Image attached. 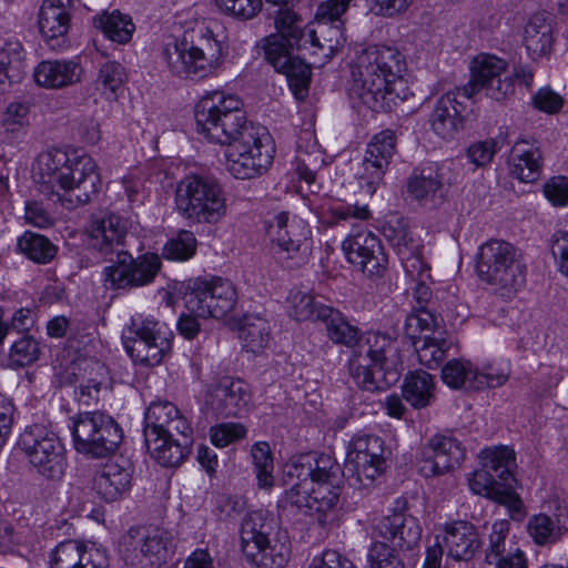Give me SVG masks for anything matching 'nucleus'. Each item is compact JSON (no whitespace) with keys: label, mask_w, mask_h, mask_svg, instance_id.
<instances>
[{"label":"nucleus","mask_w":568,"mask_h":568,"mask_svg":"<svg viewBox=\"0 0 568 568\" xmlns=\"http://www.w3.org/2000/svg\"><path fill=\"white\" fill-rule=\"evenodd\" d=\"M541 169V152L538 146L530 145L528 141L516 142L511 154V174L521 182H534L538 179Z\"/></svg>","instance_id":"obj_33"},{"label":"nucleus","mask_w":568,"mask_h":568,"mask_svg":"<svg viewBox=\"0 0 568 568\" xmlns=\"http://www.w3.org/2000/svg\"><path fill=\"white\" fill-rule=\"evenodd\" d=\"M386 459L377 458L346 459L345 474L351 486L355 488H368L385 473Z\"/></svg>","instance_id":"obj_35"},{"label":"nucleus","mask_w":568,"mask_h":568,"mask_svg":"<svg viewBox=\"0 0 568 568\" xmlns=\"http://www.w3.org/2000/svg\"><path fill=\"white\" fill-rule=\"evenodd\" d=\"M123 546L126 547V551L130 547L134 549L139 547L141 557L145 558L149 564L155 565L164 562L169 558L173 548V536L160 527L150 528L143 532L130 530L123 537Z\"/></svg>","instance_id":"obj_28"},{"label":"nucleus","mask_w":568,"mask_h":568,"mask_svg":"<svg viewBox=\"0 0 568 568\" xmlns=\"http://www.w3.org/2000/svg\"><path fill=\"white\" fill-rule=\"evenodd\" d=\"M457 89L465 99H471L485 90L487 97L500 101L513 94L514 81L507 74L505 60L494 54L480 53L470 62L469 82Z\"/></svg>","instance_id":"obj_17"},{"label":"nucleus","mask_w":568,"mask_h":568,"mask_svg":"<svg viewBox=\"0 0 568 568\" xmlns=\"http://www.w3.org/2000/svg\"><path fill=\"white\" fill-rule=\"evenodd\" d=\"M338 470L339 466L326 455L313 463H287L284 481L290 488L281 503L317 515L318 524L323 527L332 525L337 518L336 506L341 495Z\"/></svg>","instance_id":"obj_3"},{"label":"nucleus","mask_w":568,"mask_h":568,"mask_svg":"<svg viewBox=\"0 0 568 568\" xmlns=\"http://www.w3.org/2000/svg\"><path fill=\"white\" fill-rule=\"evenodd\" d=\"M459 97L462 94L458 89L447 92L437 100L429 114L428 122L433 132L443 139L454 138L462 124Z\"/></svg>","instance_id":"obj_32"},{"label":"nucleus","mask_w":568,"mask_h":568,"mask_svg":"<svg viewBox=\"0 0 568 568\" xmlns=\"http://www.w3.org/2000/svg\"><path fill=\"white\" fill-rule=\"evenodd\" d=\"M383 234L400 257L420 250L419 241L414 237L404 219L389 220L383 227Z\"/></svg>","instance_id":"obj_45"},{"label":"nucleus","mask_w":568,"mask_h":568,"mask_svg":"<svg viewBox=\"0 0 568 568\" xmlns=\"http://www.w3.org/2000/svg\"><path fill=\"white\" fill-rule=\"evenodd\" d=\"M509 378L507 367L494 364H485L481 367L475 365L473 375V389L494 388L504 385Z\"/></svg>","instance_id":"obj_57"},{"label":"nucleus","mask_w":568,"mask_h":568,"mask_svg":"<svg viewBox=\"0 0 568 568\" xmlns=\"http://www.w3.org/2000/svg\"><path fill=\"white\" fill-rule=\"evenodd\" d=\"M131 479L132 467L128 460H110L97 471L93 489L105 501H114L129 489Z\"/></svg>","instance_id":"obj_31"},{"label":"nucleus","mask_w":568,"mask_h":568,"mask_svg":"<svg viewBox=\"0 0 568 568\" xmlns=\"http://www.w3.org/2000/svg\"><path fill=\"white\" fill-rule=\"evenodd\" d=\"M544 195L554 206L568 205V178L558 175L549 179L544 185Z\"/></svg>","instance_id":"obj_64"},{"label":"nucleus","mask_w":568,"mask_h":568,"mask_svg":"<svg viewBox=\"0 0 568 568\" xmlns=\"http://www.w3.org/2000/svg\"><path fill=\"white\" fill-rule=\"evenodd\" d=\"M72 435L75 449L92 457L113 453L123 437L116 422L100 412L80 414L73 420Z\"/></svg>","instance_id":"obj_14"},{"label":"nucleus","mask_w":568,"mask_h":568,"mask_svg":"<svg viewBox=\"0 0 568 568\" xmlns=\"http://www.w3.org/2000/svg\"><path fill=\"white\" fill-rule=\"evenodd\" d=\"M176 213L191 224H216L227 214V196L213 176L190 173L174 189Z\"/></svg>","instance_id":"obj_7"},{"label":"nucleus","mask_w":568,"mask_h":568,"mask_svg":"<svg viewBox=\"0 0 568 568\" xmlns=\"http://www.w3.org/2000/svg\"><path fill=\"white\" fill-rule=\"evenodd\" d=\"M320 312V320L325 323L327 336L334 344L351 348L363 334L339 311L331 307Z\"/></svg>","instance_id":"obj_38"},{"label":"nucleus","mask_w":568,"mask_h":568,"mask_svg":"<svg viewBox=\"0 0 568 568\" xmlns=\"http://www.w3.org/2000/svg\"><path fill=\"white\" fill-rule=\"evenodd\" d=\"M375 528L383 538L400 550L414 549L422 538V527L417 518L403 513L383 517Z\"/></svg>","instance_id":"obj_29"},{"label":"nucleus","mask_w":568,"mask_h":568,"mask_svg":"<svg viewBox=\"0 0 568 568\" xmlns=\"http://www.w3.org/2000/svg\"><path fill=\"white\" fill-rule=\"evenodd\" d=\"M524 42L532 59L547 54L552 44L551 27L540 18L531 19L525 29Z\"/></svg>","instance_id":"obj_44"},{"label":"nucleus","mask_w":568,"mask_h":568,"mask_svg":"<svg viewBox=\"0 0 568 568\" xmlns=\"http://www.w3.org/2000/svg\"><path fill=\"white\" fill-rule=\"evenodd\" d=\"M49 568H109V559L103 550L70 539L50 551Z\"/></svg>","instance_id":"obj_25"},{"label":"nucleus","mask_w":568,"mask_h":568,"mask_svg":"<svg viewBox=\"0 0 568 568\" xmlns=\"http://www.w3.org/2000/svg\"><path fill=\"white\" fill-rule=\"evenodd\" d=\"M84 70L77 59H52L39 62L33 69L37 85L60 90L82 81Z\"/></svg>","instance_id":"obj_27"},{"label":"nucleus","mask_w":568,"mask_h":568,"mask_svg":"<svg viewBox=\"0 0 568 568\" xmlns=\"http://www.w3.org/2000/svg\"><path fill=\"white\" fill-rule=\"evenodd\" d=\"M196 250V239L192 232L182 231L174 239L166 242L162 254L166 260L186 261L191 258Z\"/></svg>","instance_id":"obj_55"},{"label":"nucleus","mask_w":568,"mask_h":568,"mask_svg":"<svg viewBox=\"0 0 568 568\" xmlns=\"http://www.w3.org/2000/svg\"><path fill=\"white\" fill-rule=\"evenodd\" d=\"M435 392L433 375L422 369L407 374L402 385L403 398L416 409L429 406L435 399Z\"/></svg>","instance_id":"obj_34"},{"label":"nucleus","mask_w":568,"mask_h":568,"mask_svg":"<svg viewBox=\"0 0 568 568\" xmlns=\"http://www.w3.org/2000/svg\"><path fill=\"white\" fill-rule=\"evenodd\" d=\"M395 152L396 136L390 130L375 134L367 144L363 162L356 172L358 184L366 195L373 196L383 184Z\"/></svg>","instance_id":"obj_20"},{"label":"nucleus","mask_w":568,"mask_h":568,"mask_svg":"<svg viewBox=\"0 0 568 568\" xmlns=\"http://www.w3.org/2000/svg\"><path fill=\"white\" fill-rule=\"evenodd\" d=\"M73 11V0H43L38 26L48 44L55 47L65 41Z\"/></svg>","instance_id":"obj_26"},{"label":"nucleus","mask_w":568,"mask_h":568,"mask_svg":"<svg viewBox=\"0 0 568 568\" xmlns=\"http://www.w3.org/2000/svg\"><path fill=\"white\" fill-rule=\"evenodd\" d=\"M233 283L222 277L191 280L184 295L186 308L203 318H224L236 304Z\"/></svg>","instance_id":"obj_15"},{"label":"nucleus","mask_w":568,"mask_h":568,"mask_svg":"<svg viewBox=\"0 0 568 568\" xmlns=\"http://www.w3.org/2000/svg\"><path fill=\"white\" fill-rule=\"evenodd\" d=\"M351 348L348 366L354 382L367 392L379 389L375 373L399 359L396 341L386 334L366 332Z\"/></svg>","instance_id":"obj_9"},{"label":"nucleus","mask_w":568,"mask_h":568,"mask_svg":"<svg viewBox=\"0 0 568 568\" xmlns=\"http://www.w3.org/2000/svg\"><path fill=\"white\" fill-rule=\"evenodd\" d=\"M371 568H404L400 559L385 542H374L368 552Z\"/></svg>","instance_id":"obj_62"},{"label":"nucleus","mask_w":568,"mask_h":568,"mask_svg":"<svg viewBox=\"0 0 568 568\" xmlns=\"http://www.w3.org/2000/svg\"><path fill=\"white\" fill-rule=\"evenodd\" d=\"M272 237V252L286 268H297L308 260L306 244L307 225L302 220L292 219L286 212L277 213L268 227Z\"/></svg>","instance_id":"obj_16"},{"label":"nucleus","mask_w":568,"mask_h":568,"mask_svg":"<svg viewBox=\"0 0 568 568\" xmlns=\"http://www.w3.org/2000/svg\"><path fill=\"white\" fill-rule=\"evenodd\" d=\"M30 108L26 103L12 102L7 106L3 114L2 124L6 131L20 132L30 124Z\"/></svg>","instance_id":"obj_61"},{"label":"nucleus","mask_w":568,"mask_h":568,"mask_svg":"<svg viewBox=\"0 0 568 568\" xmlns=\"http://www.w3.org/2000/svg\"><path fill=\"white\" fill-rule=\"evenodd\" d=\"M34 176L40 184L59 187L58 201L73 210L87 204L101 184L95 161L87 153L75 150L50 149L39 154Z\"/></svg>","instance_id":"obj_4"},{"label":"nucleus","mask_w":568,"mask_h":568,"mask_svg":"<svg viewBox=\"0 0 568 568\" xmlns=\"http://www.w3.org/2000/svg\"><path fill=\"white\" fill-rule=\"evenodd\" d=\"M246 434V427L240 423H222L210 429L212 444L221 448L244 438Z\"/></svg>","instance_id":"obj_60"},{"label":"nucleus","mask_w":568,"mask_h":568,"mask_svg":"<svg viewBox=\"0 0 568 568\" xmlns=\"http://www.w3.org/2000/svg\"><path fill=\"white\" fill-rule=\"evenodd\" d=\"M251 400L248 386L242 381L223 377L211 385L205 395V408L216 416H240Z\"/></svg>","instance_id":"obj_23"},{"label":"nucleus","mask_w":568,"mask_h":568,"mask_svg":"<svg viewBox=\"0 0 568 568\" xmlns=\"http://www.w3.org/2000/svg\"><path fill=\"white\" fill-rule=\"evenodd\" d=\"M405 58L389 45H369L363 49L352 65L348 94L373 111L388 110L396 99L404 100L398 89L404 87Z\"/></svg>","instance_id":"obj_2"},{"label":"nucleus","mask_w":568,"mask_h":568,"mask_svg":"<svg viewBox=\"0 0 568 568\" xmlns=\"http://www.w3.org/2000/svg\"><path fill=\"white\" fill-rule=\"evenodd\" d=\"M272 529L262 510L248 513L241 526V545L246 560L255 568H283L288 559V547L268 539Z\"/></svg>","instance_id":"obj_12"},{"label":"nucleus","mask_w":568,"mask_h":568,"mask_svg":"<svg viewBox=\"0 0 568 568\" xmlns=\"http://www.w3.org/2000/svg\"><path fill=\"white\" fill-rule=\"evenodd\" d=\"M195 120L201 135L225 145V169L235 179L257 178L272 164L271 138L265 128L248 124L239 95L222 90L205 92L196 103Z\"/></svg>","instance_id":"obj_1"},{"label":"nucleus","mask_w":568,"mask_h":568,"mask_svg":"<svg viewBox=\"0 0 568 568\" xmlns=\"http://www.w3.org/2000/svg\"><path fill=\"white\" fill-rule=\"evenodd\" d=\"M128 225L126 219L114 213L95 219L89 230L91 246L102 255L112 254L125 244Z\"/></svg>","instance_id":"obj_30"},{"label":"nucleus","mask_w":568,"mask_h":568,"mask_svg":"<svg viewBox=\"0 0 568 568\" xmlns=\"http://www.w3.org/2000/svg\"><path fill=\"white\" fill-rule=\"evenodd\" d=\"M126 78L125 68L120 62L108 60L98 68L93 82L94 90L104 100H116L123 92Z\"/></svg>","instance_id":"obj_36"},{"label":"nucleus","mask_w":568,"mask_h":568,"mask_svg":"<svg viewBox=\"0 0 568 568\" xmlns=\"http://www.w3.org/2000/svg\"><path fill=\"white\" fill-rule=\"evenodd\" d=\"M226 55L224 36L204 22L189 31L184 41L169 43L163 51L173 74L199 80L213 75L223 65Z\"/></svg>","instance_id":"obj_6"},{"label":"nucleus","mask_w":568,"mask_h":568,"mask_svg":"<svg viewBox=\"0 0 568 568\" xmlns=\"http://www.w3.org/2000/svg\"><path fill=\"white\" fill-rule=\"evenodd\" d=\"M276 33L296 44V49L303 51L304 38L307 34V27L303 28V20L290 8L282 7L275 18Z\"/></svg>","instance_id":"obj_49"},{"label":"nucleus","mask_w":568,"mask_h":568,"mask_svg":"<svg viewBox=\"0 0 568 568\" xmlns=\"http://www.w3.org/2000/svg\"><path fill=\"white\" fill-rule=\"evenodd\" d=\"M509 529L510 524L506 519H500L493 524L485 548L486 562L495 560L503 554L505 555L507 549L517 545L511 538H509Z\"/></svg>","instance_id":"obj_54"},{"label":"nucleus","mask_w":568,"mask_h":568,"mask_svg":"<svg viewBox=\"0 0 568 568\" xmlns=\"http://www.w3.org/2000/svg\"><path fill=\"white\" fill-rule=\"evenodd\" d=\"M313 152L303 151L298 148L296 155V173L300 179L304 180L306 183L311 184L315 181V169L318 166L320 156L317 152V146L314 143L312 145Z\"/></svg>","instance_id":"obj_63"},{"label":"nucleus","mask_w":568,"mask_h":568,"mask_svg":"<svg viewBox=\"0 0 568 568\" xmlns=\"http://www.w3.org/2000/svg\"><path fill=\"white\" fill-rule=\"evenodd\" d=\"M465 459V448L452 436L435 435L422 447L417 467L424 477L442 476L457 467Z\"/></svg>","instance_id":"obj_22"},{"label":"nucleus","mask_w":568,"mask_h":568,"mask_svg":"<svg viewBox=\"0 0 568 568\" xmlns=\"http://www.w3.org/2000/svg\"><path fill=\"white\" fill-rule=\"evenodd\" d=\"M449 347L450 342L435 336L425 335L415 342L418 362L428 368L438 367Z\"/></svg>","instance_id":"obj_51"},{"label":"nucleus","mask_w":568,"mask_h":568,"mask_svg":"<svg viewBox=\"0 0 568 568\" xmlns=\"http://www.w3.org/2000/svg\"><path fill=\"white\" fill-rule=\"evenodd\" d=\"M18 248L39 264L50 262L55 255V246L45 236L29 231L18 239Z\"/></svg>","instance_id":"obj_47"},{"label":"nucleus","mask_w":568,"mask_h":568,"mask_svg":"<svg viewBox=\"0 0 568 568\" xmlns=\"http://www.w3.org/2000/svg\"><path fill=\"white\" fill-rule=\"evenodd\" d=\"M254 473L257 485L262 489H270L274 485V463L272 450L266 442L255 443L251 448Z\"/></svg>","instance_id":"obj_50"},{"label":"nucleus","mask_w":568,"mask_h":568,"mask_svg":"<svg viewBox=\"0 0 568 568\" xmlns=\"http://www.w3.org/2000/svg\"><path fill=\"white\" fill-rule=\"evenodd\" d=\"M481 546L476 527L467 520H450L437 528L434 541L425 547L422 568H442L443 557L470 561Z\"/></svg>","instance_id":"obj_10"},{"label":"nucleus","mask_w":568,"mask_h":568,"mask_svg":"<svg viewBox=\"0 0 568 568\" xmlns=\"http://www.w3.org/2000/svg\"><path fill=\"white\" fill-rule=\"evenodd\" d=\"M94 24L109 40L120 44L129 42L135 30L131 17L119 10L101 13L94 19Z\"/></svg>","instance_id":"obj_40"},{"label":"nucleus","mask_w":568,"mask_h":568,"mask_svg":"<svg viewBox=\"0 0 568 568\" xmlns=\"http://www.w3.org/2000/svg\"><path fill=\"white\" fill-rule=\"evenodd\" d=\"M476 271L480 281L506 300L514 298L525 284L526 266L516 247L504 240H489L479 246Z\"/></svg>","instance_id":"obj_8"},{"label":"nucleus","mask_w":568,"mask_h":568,"mask_svg":"<svg viewBox=\"0 0 568 568\" xmlns=\"http://www.w3.org/2000/svg\"><path fill=\"white\" fill-rule=\"evenodd\" d=\"M287 302L288 314L300 322L320 320V311L322 308H331L317 303L313 294L302 290H292Z\"/></svg>","instance_id":"obj_48"},{"label":"nucleus","mask_w":568,"mask_h":568,"mask_svg":"<svg viewBox=\"0 0 568 568\" xmlns=\"http://www.w3.org/2000/svg\"><path fill=\"white\" fill-rule=\"evenodd\" d=\"M24 67V51L19 41H9L0 48V88L19 81Z\"/></svg>","instance_id":"obj_42"},{"label":"nucleus","mask_w":568,"mask_h":568,"mask_svg":"<svg viewBox=\"0 0 568 568\" xmlns=\"http://www.w3.org/2000/svg\"><path fill=\"white\" fill-rule=\"evenodd\" d=\"M468 485L470 490L490 499H494L495 496L500 491V489L505 486L500 480H498L491 473L487 470V468L483 467L473 471L468 478Z\"/></svg>","instance_id":"obj_59"},{"label":"nucleus","mask_w":568,"mask_h":568,"mask_svg":"<svg viewBox=\"0 0 568 568\" xmlns=\"http://www.w3.org/2000/svg\"><path fill=\"white\" fill-rule=\"evenodd\" d=\"M400 258L405 275L410 283V290L414 291L419 302L428 301L430 297L428 284L432 281L429 264L424 260L419 250Z\"/></svg>","instance_id":"obj_37"},{"label":"nucleus","mask_w":568,"mask_h":568,"mask_svg":"<svg viewBox=\"0 0 568 568\" xmlns=\"http://www.w3.org/2000/svg\"><path fill=\"white\" fill-rule=\"evenodd\" d=\"M475 364L468 359L454 358L448 361L442 368V379L450 388L459 389L467 387L473 389V375Z\"/></svg>","instance_id":"obj_53"},{"label":"nucleus","mask_w":568,"mask_h":568,"mask_svg":"<svg viewBox=\"0 0 568 568\" xmlns=\"http://www.w3.org/2000/svg\"><path fill=\"white\" fill-rule=\"evenodd\" d=\"M192 427L171 402H152L144 414V440L151 456L164 467H176L190 454Z\"/></svg>","instance_id":"obj_5"},{"label":"nucleus","mask_w":568,"mask_h":568,"mask_svg":"<svg viewBox=\"0 0 568 568\" xmlns=\"http://www.w3.org/2000/svg\"><path fill=\"white\" fill-rule=\"evenodd\" d=\"M239 337L247 352H261L270 342L268 322L260 315L245 316L240 326Z\"/></svg>","instance_id":"obj_41"},{"label":"nucleus","mask_w":568,"mask_h":568,"mask_svg":"<svg viewBox=\"0 0 568 568\" xmlns=\"http://www.w3.org/2000/svg\"><path fill=\"white\" fill-rule=\"evenodd\" d=\"M316 212L322 222L327 225H335L349 219L368 220L371 216L367 205H351L339 201L324 202Z\"/></svg>","instance_id":"obj_43"},{"label":"nucleus","mask_w":568,"mask_h":568,"mask_svg":"<svg viewBox=\"0 0 568 568\" xmlns=\"http://www.w3.org/2000/svg\"><path fill=\"white\" fill-rule=\"evenodd\" d=\"M443 186L442 174L432 168L422 169L419 174H414L407 183V191L417 201L433 199Z\"/></svg>","instance_id":"obj_46"},{"label":"nucleus","mask_w":568,"mask_h":568,"mask_svg":"<svg viewBox=\"0 0 568 568\" xmlns=\"http://www.w3.org/2000/svg\"><path fill=\"white\" fill-rule=\"evenodd\" d=\"M348 263L368 276H382L388 257L378 236L368 230L352 232L342 243Z\"/></svg>","instance_id":"obj_21"},{"label":"nucleus","mask_w":568,"mask_h":568,"mask_svg":"<svg viewBox=\"0 0 568 568\" xmlns=\"http://www.w3.org/2000/svg\"><path fill=\"white\" fill-rule=\"evenodd\" d=\"M40 356L39 343L30 335H23L17 339L9 353L12 365L26 366L34 363Z\"/></svg>","instance_id":"obj_58"},{"label":"nucleus","mask_w":568,"mask_h":568,"mask_svg":"<svg viewBox=\"0 0 568 568\" xmlns=\"http://www.w3.org/2000/svg\"><path fill=\"white\" fill-rule=\"evenodd\" d=\"M384 442L376 435H357L349 444L346 459L384 456Z\"/></svg>","instance_id":"obj_56"},{"label":"nucleus","mask_w":568,"mask_h":568,"mask_svg":"<svg viewBox=\"0 0 568 568\" xmlns=\"http://www.w3.org/2000/svg\"><path fill=\"white\" fill-rule=\"evenodd\" d=\"M480 465L491 473L503 485L514 481L513 466L515 453L506 446L485 448L479 454Z\"/></svg>","instance_id":"obj_39"},{"label":"nucleus","mask_w":568,"mask_h":568,"mask_svg":"<svg viewBox=\"0 0 568 568\" xmlns=\"http://www.w3.org/2000/svg\"><path fill=\"white\" fill-rule=\"evenodd\" d=\"M116 261L102 271V283L106 290H131L152 283L161 270L158 254L144 253L133 258L125 251H119Z\"/></svg>","instance_id":"obj_18"},{"label":"nucleus","mask_w":568,"mask_h":568,"mask_svg":"<svg viewBox=\"0 0 568 568\" xmlns=\"http://www.w3.org/2000/svg\"><path fill=\"white\" fill-rule=\"evenodd\" d=\"M265 60L280 73L285 74L288 87L297 100L308 94L311 82V63L294 55L296 44L281 34H271L262 40Z\"/></svg>","instance_id":"obj_19"},{"label":"nucleus","mask_w":568,"mask_h":568,"mask_svg":"<svg viewBox=\"0 0 568 568\" xmlns=\"http://www.w3.org/2000/svg\"><path fill=\"white\" fill-rule=\"evenodd\" d=\"M345 42L342 22L316 19L314 23L307 26L303 51H308L314 58L311 63L323 65L344 47Z\"/></svg>","instance_id":"obj_24"},{"label":"nucleus","mask_w":568,"mask_h":568,"mask_svg":"<svg viewBox=\"0 0 568 568\" xmlns=\"http://www.w3.org/2000/svg\"><path fill=\"white\" fill-rule=\"evenodd\" d=\"M173 333L164 323L141 315L131 318L123 343L126 353L138 364L156 366L171 351Z\"/></svg>","instance_id":"obj_13"},{"label":"nucleus","mask_w":568,"mask_h":568,"mask_svg":"<svg viewBox=\"0 0 568 568\" xmlns=\"http://www.w3.org/2000/svg\"><path fill=\"white\" fill-rule=\"evenodd\" d=\"M20 446L39 476L53 481L63 478L68 467L65 448L53 430L34 424L20 436Z\"/></svg>","instance_id":"obj_11"},{"label":"nucleus","mask_w":568,"mask_h":568,"mask_svg":"<svg viewBox=\"0 0 568 568\" xmlns=\"http://www.w3.org/2000/svg\"><path fill=\"white\" fill-rule=\"evenodd\" d=\"M527 531L539 546L557 542L566 534L548 514L531 516L527 523Z\"/></svg>","instance_id":"obj_52"}]
</instances>
